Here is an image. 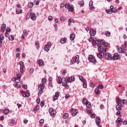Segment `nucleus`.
Segmentation results:
<instances>
[{
  "mask_svg": "<svg viewBox=\"0 0 127 127\" xmlns=\"http://www.w3.org/2000/svg\"><path fill=\"white\" fill-rule=\"evenodd\" d=\"M70 6V5H69V3H66L64 5V7L65 8H69V7Z\"/></svg>",
  "mask_w": 127,
  "mask_h": 127,
  "instance_id": "obj_53",
  "label": "nucleus"
},
{
  "mask_svg": "<svg viewBox=\"0 0 127 127\" xmlns=\"http://www.w3.org/2000/svg\"><path fill=\"white\" fill-rule=\"evenodd\" d=\"M49 112L52 117H55L56 116V111L53 108H50L49 109Z\"/></svg>",
  "mask_w": 127,
  "mask_h": 127,
  "instance_id": "obj_2",
  "label": "nucleus"
},
{
  "mask_svg": "<svg viewBox=\"0 0 127 127\" xmlns=\"http://www.w3.org/2000/svg\"><path fill=\"white\" fill-rule=\"evenodd\" d=\"M30 17H31V15H30V12L29 13H28L27 14V17L26 18V20H28V19H29Z\"/></svg>",
  "mask_w": 127,
  "mask_h": 127,
  "instance_id": "obj_39",
  "label": "nucleus"
},
{
  "mask_svg": "<svg viewBox=\"0 0 127 127\" xmlns=\"http://www.w3.org/2000/svg\"><path fill=\"white\" fill-rule=\"evenodd\" d=\"M118 52L119 53H123V48H118Z\"/></svg>",
  "mask_w": 127,
  "mask_h": 127,
  "instance_id": "obj_47",
  "label": "nucleus"
},
{
  "mask_svg": "<svg viewBox=\"0 0 127 127\" xmlns=\"http://www.w3.org/2000/svg\"><path fill=\"white\" fill-rule=\"evenodd\" d=\"M22 12V9L16 10V13H17V14H19V13H21Z\"/></svg>",
  "mask_w": 127,
  "mask_h": 127,
  "instance_id": "obj_42",
  "label": "nucleus"
},
{
  "mask_svg": "<svg viewBox=\"0 0 127 127\" xmlns=\"http://www.w3.org/2000/svg\"><path fill=\"white\" fill-rule=\"evenodd\" d=\"M97 47H98V52H102V53H103V52H104V51L105 50V49H104V47H103L102 46V45L101 44H98L97 45Z\"/></svg>",
  "mask_w": 127,
  "mask_h": 127,
  "instance_id": "obj_8",
  "label": "nucleus"
},
{
  "mask_svg": "<svg viewBox=\"0 0 127 127\" xmlns=\"http://www.w3.org/2000/svg\"><path fill=\"white\" fill-rule=\"evenodd\" d=\"M117 105H119L120 106H122V100H119V101L117 102Z\"/></svg>",
  "mask_w": 127,
  "mask_h": 127,
  "instance_id": "obj_55",
  "label": "nucleus"
},
{
  "mask_svg": "<svg viewBox=\"0 0 127 127\" xmlns=\"http://www.w3.org/2000/svg\"><path fill=\"white\" fill-rule=\"evenodd\" d=\"M9 40H11V41H13L14 40V37L13 35H10L8 37Z\"/></svg>",
  "mask_w": 127,
  "mask_h": 127,
  "instance_id": "obj_29",
  "label": "nucleus"
},
{
  "mask_svg": "<svg viewBox=\"0 0 127 127\" xmlns=\"http://www.w3.org/2000/svg\"><path fill=\"white\" fill-rule=\"evenodd\" d=\"M105 35L106 36H107V37H110V36H111V32H107L105 33Z\"/></svg>",
  "mask_w": 127,
  "mask_h": 127,
  "instance_id": "obj_44",
  "label": "nucleus"
},
{
  "mask_svg": "<svg viewBox=\"0 0 127 127\" xmlns=\"http://www.w3.org/2000/svg\"><path fill=\"white\" fill-rule=\"evenodd\" d=\"M33 72H34V69L30 68L29 70V73L30 75H32V74H33Z\"/></svg>",
  "mask_w": 127,
  "mask_h": 127,
  "instance_id": "obj_45",
  "label": "nucleus"
},
{
  "mask_svg": "<svg viewBox=\"0 0 127 127\" xmlns=\"http://www.w3.org/2000/svg\"><path fill=\"white\" fill-rule=\"evenodd\" d=\"M69 38H70V40L71 41L73 40V39H75V34H71L70 35Z\"/></svg>",
  "mask_w": 127,
  "mask_h": 127,
  "instance_id": "obj_28",
  "label": "nucleus"
},
{
  "mask_svg": "<svg viewBox=\"0 0 127 127\" xmlns=\"http://www.w3.org/2000/svg\"><path fill=\"white\" fill-rule=\"evenodd\" d=\"M83 83V88H87V81H84L82 82Z\"/></svg>",
  "mask_w": 127,
  "mask_h": 127,
  "instance_id": "obj_30",
  "label": "nucleus"
},
{
  "mask_svg": "<svg viewBox=\"0 0 127 127\" xmlns=\"http://www.w3.org/2000/svg\"><path fill=\"white\" fill-rule=\"evenodd\" d=\"M47 45V46H49V47H50V48L51 47V46H52V44H51V42H49Z\"/></svg>",
  "mask_w": 127,
  "mask_h": 127,
  "instance_id": "obj_54",
  "label": "nucleus"
},
{
  "mask_svg": "<svg viewBox=\"0 0 127 127\" xmlns=\"http://www.w3.org/2000/svg\"><path fill=\"white\" fill-rule=\"evenodd\" d=\"M88 102V100H87L86 99L83 98L82 100L83 104H86Z\"/></svg>",
  "mask_w": 127,
  "mask_h": 127,
  "instance_id": "obj_49",
  "label": "nucleus"
},
{
  "mask_svg": "<svg viewBox=\"0 0 127 127\" xmlns=\"http://www.w3.org/2000/svg\"><path fill=\"white\" fill-rule=\"evenodd\" d=\"M97 88L98 89H104V86L103 85V84H99L97 86Z\"/></svg>",
  "mask_w": 127,
  "mask_h": 127,
  "instance_id": "obj_36",
  "label": "nucleus"
},
{
  "mask_svg": "<svg viewBox=\"0 0 127 127\" xmlns=\"http://www.w3.org/2000/svg\"><path fill=\"white\" fill-rule=\"evenodd\" d=\"M44 49L45 51H46V52H48V51H49V50H50V48L47 47V45H46L44 46Z\"/></svg>",
  "mask_w": 127,
  "mask_h": 127,
  "instance_id": "obj_26",
  "label": "nucleus"
},
{
  "mask_svg": "<svg viewBox=\"0 0 127 127\" xmlns=\"http://www.w3.org/2000/svg\"><path fill=\"white\" fill-rule=\"evenodd\" d=\"M13 86H14V87H15V88H20V87H21V86L18 84L15 83L13 84Z\"/></svg>",
  "mask_w": 127,
  "mask_h": 127,
  "instance_id": "obj_46",
  "label": "nucleus"
},
{
  "mask_svg": "<svg viewBox=\"0 0 127 127\" xmlns=\"http://www.w3.org/2000/svg\"><path fill=\"white\" fill-rule=\"evenodd\" d=\"M95 117H96V114H93L91 116V119H95Z\"/></svg>",
  "mask_w": 127,
  "mask_h": 127,
  "instance_id": "obj_56",
  "label": "nucleus"
},
{
  "mask_svg": "<svg viewBox=\"0 0 127 127\" xmlns=\"http://www.w3.org/2000/svg\"><path fill=\"white\" fill-rule=\"evenodd\" d=\"M44 87H45V85H44V84H42V85L39 84L38 86V89L39 91H43V90H44Z\"/></svg>",
  "mask_w": 127,
  "mask_h": 127,
  "instance_id": "obj_15",
  "label": "nucleus"
},
{
  "mask_svg": "<svg viewBox=\"0 0 127 127\" xmlns=\"http://www.w3.org/2000/svg\"><path fill=\"white\" fill-rule=\"evenodd\" d=\"M86 107H87V108H91V107H92V105L91 104V103L88 102L86 103Z\"/></svg>",
  "mask_w": 127,
  "mask_h": 127,
  "instance_id": "obj_43",
  "label": "nucleus"
},
{
  "mask_svg": "<svg viewBox=\"0 0 127 127\" xmlns=\"http://www.w3.org/2000/svg\"><path fill=\"white\" fill-rule=\"evenodd\" d=\"M121 47H122V48H125V47H127V42H124V44L122 45Z\"/></svg>",
  "mask_w": 127,
  "mask_h": 127,
  "instance_id": "obj_48",
  "label": "nucleus"
},
{
  "mask_svg": "<svg viewBox=\"0 0 127 127\" xmlns=\"http://www.w3.org/2000/svg\"><path fill=\"white\" fill-rule=\"evenodd\" d=\"M74 19H69L68 20V25H71V23L72 22V21H73Z\"/></svg>",
  "mask_w": 127,
  "mask_h": 127,
  "instance_id": "obj_41",
  "label": "nucleus"
},
{
  "mask_svg": "<svg viewBox=\"0 0 127 127\" xmlns=\"http://www.w3.org/2000/svg\"><path fill=\"white\" fill-rule=\"evenodd\" d=\"M37 63L39 64L40 66H42L44 63L43 62V60L40 59L37 60Z\"/></svg>",
  "mask_w": 127,
  "mask_h": 127,
  "instance_id": "obj_18",
  "label": "nucleus"
},
{
  "mask_svg": "<svg viewBox=\"0 0 127 127\" xmlns=\"http://www.w3.org/2000/svg\"><path fill=\"white\" fill-rule=\"evenodd\" d=\"M74 81H75V77L73 76H72L70 77L69 81L70 83H72V82H74Z\"/></svg>",
  "mask_w": 127,
  "mask_h": 127,
  "instance_id": "obj_32",
  "label": "nucleus"
},
{
  "mask_svg": "<svg viewBox=\"0 0 127 127\" xmlns=\"http://www.w3.org/2000/svg\"><path fill=\"white\" fill-rule=\"evenodd\" d=\"M22 96L26 98H28V97H30V94L27 92H25Z\"/></svg>",
  "mask_w": 127,
  "mask_h": 127,
  "instance_id": "obj_24",
  "label": "nucleus"
},
{
  "mask_svg": "<svg viewBox=\"0 0 127 127\" xmlns=\"http://www.w3.org/2000/svg\"><path fill=\"white\" fill-rule=\"evenodd\" d=\"M107 52V50H106V49H105V50L104 51V52L103 53H98L97 54V57L98 58L101 59V58H103V56H104V55L105 54V53H106Z\"/></svg>",
  "mask_w": 127,
  "mask_h": 127,
  "instance_id": "obj_10",
  "label": "nucleus"
},
{
  "mask_svg": "<svg viewBox=\"0 0 127 127\" xmlns=\"http://www.w3.org/2000/svg\"><path fill=\"white\" fill-rule=\"evenodd\" d=\"M60 95V92H59V91H57L55 93V95L54 96V97L53 99V102H54V101H56V100L58 99Z\"/></svg>",
  "mask_w": 127,
  "mask_h": 127,
  "instance_id": "obj_7",
  "label": "nucleus"
},
{
  "mask_svg": "<svg viewBox=\"0 0 127 127\" xmlns=\"http://www.w3.org/2000/svg\"><path fill=\"white\" fill-rule=\"evenodd\" d=\"M122 103H123V104H124V105H125V104H127V101L125 99H123L122 100Z\"/></svg>",
  "mask_w": 127,
  "mask_h": 127,
  "instance_id": "obj_60",
  "label": "nucleus"
},
{
  "mask_svg": "<svg viewBox=\"0 0 127 127\" xmlns=\"http://www.w3.org/2000/svg\"><path fill=\"white\" fill-rule=\"evenodd\" d=\"M121 57L119 56V54L118 53H115L113 56H112V60H118L120 59Z\"/></svg>",
  "mask_w": 127,
  "mask_h": 127,
  "instance_id": "obj_6",
  "label": "nucleus"
},
{
  "mask_svg": "<svg viewBox=\"0 0 127 127\" xmlns=\"http://www.w3.org/2000/svg\"><path fill=\"white\" fill-rule=\"evenodd\" d=\"M69 117V114L68 113H64L63 116L64 119H67V118Z\"/></svg>",
  "mask_w": 127,
  "mask_h": 127,
  "instance_id": "obj_33",
  "label": "nucleus"
},
{
  "mask_svg": "<svg viewBox=\"0 0 127 127\" xmlns=\"http://www.w3.org/2000/svg\"><path fill=\"white\" fill-rule=\"evenodd\" d=\"M89 34L91 36H94V35H96V31H93V29H90Z\"/></svg>",
  "mask_w": 127,
  "mask_h": 127,
  "instance_id": "obj_19",
  "label": "nucleus"
},
{
  "mask_svg": "<svg viewBox=\"0 0 127 127\" xmlns=\"http://www.w3.org/2000/svg\"><path fill=\"white\" fill-rule=\"evenodd\" d=\"M5 28H6V25L5 24H2L1 26V32H4Z\"/></svg>",
  "mask_w": 127,
  "mask_h": 127,
  "instance_id": "obj_17",
  "label": "nucleus"
},
{
  "mask_svg": "<svg viewBox=\"0 0 127 127\" xmlns=\"http://www.w3.org/2000/svg\"><path fill=\"white\" fill-rule=\"evenodd\" d=\"M40 124H43L44 123V120L43 119H42L39 121Z\"/></svg>",
  "mask_w": 127,
  "mask_h": 127,
  "instance_id": "obj_58",
  "label": "nucleus"
},
{
  "mask_svg": "<svg viewBox=\"0 0 127 127\" xmlns=\"http://www.w3.org/2000/svg\"><path fill=\"white\" fill-rule=\"evenodd\" d=\"M48 19H49V20H50V21H52V20H53V18H52V17L51 16H49V17H48Z\"/></svg>",
  "mask_w": 127,
  "mask_h": 127,
  "instance_id": "obj_63",
  "label": "nucleus"
},
{
  "mask_svg": "<svg viewBox=\"0 0 127 127\" xmlns=\"http://www.w3.org/2000/svg\"><path fill=\"white\" fill-rule=\"evenodd\" d=\"M30 15L31 19H32V20H36V15H35V13L30 12Z\"/></svg>",
  "mask_w": 127,
  "mask_h": 127,
  "instance_id": "obj_14",
  "label": "nucleus"
},
{
  "mask_svg": "<svg viewBox=\"0 0 127 127\" xmlns=\"http://www.w3.org/2000/svg\"><path fill=\"white\" fill-rule=\"evenodd\" d=\"M75 58H76L75 60V63H77V64H79L80 63V62L79 61V55H77L75 56Z\"/></svg>",
  "mask_w": 127,
  "mask_h": 127,
  "instance_id": "obj_21",
  "label": "nucleus"
},
{
  "mask_svg": "<svg viewBox=\"0 0 127 127\" xmlns=\"http://www.w3.org/2000/svg\"><path fill=\"white\" fill-rule=\"evenodd\" d=\"M62 86L64 87L65 89H69V85H68V84L65 82L63 83Z\"/></svg>",
  "mask_w": 127,
  "mask_h": 127,
  "instance_id": "obj_22",
  "label": "nucleus"
},
{
  "mask_svg": "<svg viewBox=\"0 0 127 127\" xmlns=\"http://www.w3.org/2000/svg\"><path fill=\"white\" fill-rule=\"evenodd\" d=\"M19 64H20V73L21 74H22L23 73V69L24 68V63L22 62V61H20L19 62Z\"/></svg>",
  "mask_w": 127,
  "mask_h": 127,
  "instance_id": "obj_4",
  "label": "nucleus"
},
{
  "mask_svg": "<svg viewBox=\"0 0 127 127\" xmlns=\"http://www.w3.org/2000/svg\"><path fill=\"white\" fill-rule=\"evenodd\" d=\"M117 123H122L123 121H122V119L120 118H118L117 120Z\"/></svg>",
  "mask_w": 127,
  "mask_h": 127,
  "instance_id": "obj_52",
  "label": "nucleus"
},
{
  "mask_svg": "<svg viewBox=\"0 0 127 127\" xmlns=\"http://www.w3.org/2000/svg\"><path fill=\"white\" fill-rule=\"evenodd\" d=\"M92 44L93 46H97V45H98V44H100L99 43H100V42H101V41H98L97 40H93L92 41Z\"/></svg>",
  "mask_w": 127,
  "mask_h": 127,
  "instance_id": "obj_16",
  "label": "nucleus"
},
{
  "mask_svg": "<svg viewBox=\"0 0 127 127\" xmlns=\"http://www.w3.org/2000/svg\"><path fill=\"white\" fill-rule=\"evenodd\" d=\"M117 111H121L122 109V105H117L116 107Z\"/></svg>",
  "mask_w": 127,
  "mask_h": 127,
  "instance_id": "obj_23",
  "label": "nucleus"
},
{
  "mask_svg": "<svg viewBox=\"0 0 127 127\" xmlns=\"http://www.w3.org/2000/svg\"><path fill=\"white\" fill-rule=\"evenodd\" d=\"M42 83H46V79L45 78H43L42 79Z\"/></svg>",
  "mask_w": 127,
  "mask_h": 127,
  "instance_id": "obj_64",
  "label": "nucleus"
},
{
  "mask_svg": "<svg viewBox=\"0 0 127 127\" xmlns=\"http://www.w3.org/2000/svg\"><path fill=\"white\" fill-rule=\"evenodd\" d=\"M65 82V78H61V77H59L58 78V83L59 84H63Z\"/></svg>",
  "mask_w": 127,
  "mask_h": 127,
  "instance_id": "obj_13",
  "label": "nucleus"
},
{
  "mask_svg": "<svg viewBox=\"0 0 127 127\" xmlns=\"http://www.w3.org/2000/svg\"><path fill=\"white\" fill-rule=\"evenodd\" d=\"M73 9H74L73 8V6H69V7L68 8V11H71V12L73 11Z\"/></svg>",
  "mask_w": 127,
  "mask_h": 127,
  "instance_id": "obj_37",
  "label": "nucleus"
},
{
  "mask_svg": "<svg viewBox=\"0 0 127 127\" xmlns=\"http://www.w3.org/2000/svg\"><path fill=\"white\" fill-rule=\"evenodd\" d=\"M4 39V36H3V34H1L0 35V40H3Z\"/></svg>",
  "mask_w": 127,
  "mask_h": 127,
  "instance_id": "obj_51",
  "label": "nucleus"
},
{
  "mask_svg": "<svg viewBox=\"0 0 127 127\" xmlns=\"http://www.w3.org/2000/svg\"><path fill=\"white\" fill-rule=\"evenodd\" d=\"M88 60L91 63H93V64H97V60L95 59V57L92 55H89Z\"/></svg>",
  "mask_w": 127,
  "mask_h": 127,
  "instance_id": "obj_1",
  "label": "nucleus"
},
{
  "mask_svg": "<svg viewBox=\"0 0 127 127\" xmlns=\"http://www.w3.org/2000/svg\"><path fill=\"white\" fill-rule=\"evenodd\" d=\"M14 123H15V121L14 120H11L10 123H9V126H10L11 127L13 126V125H14Z\"/></svg>",
  "mask_w": 127,
  "mask_h": 127,
  "instance_id": "obj_25",
  "label": "nucleus"
},
{
  "mask_svg": "<svg viewBox=\"0 0 127 127\" xmlns=\"http://www.w3.org/2000/svg\"><path fill=\"white\" fill-rule=\"evenodd\" d=\"M109 10L110 12L109 13L110 14H112V12H114V13L118 12V9L114 8L113 5L110 6V8L109 9Z\"/></svg>",
  "mask_w": 127,
  "mask_h": 127,
  "instance_id": "obj_3",
  "label": "nucleus"
},
{
  "mask_svg": "<svg viewBox=\"0 0 127 127\" xmlns=\"http://www.w3.org/2000/svg\"><path fill=\"white\" fill-rule=\"evenodd\" d=\"M67 40V38L64 37V38H63L61 40V43L62 44H64V43H66Z\"/></svg>",
  "mask_w": 127,
  "mask_h": 127,
  "instance_id": "obj_20",
  "label": "nucleus"
},
{
  "mask_svg": "<svg viewBox=\"0 0 127 127\" xmlns=\"http://www.w3.org/2000/svg\"><path fill=\"white\" fill-rule=\"evenodd\" d=\"M3 113L4 114H8L9 113V110H8V109H5L3 110Z\"/></svg>",
  "mask_w": 127,
  "mask_h": 127,
  "instance_id": "obj_34",
  "label": "nucleus"
},
{
  "mask_svg": "<svg viewBox=\"0 0 127 127\" xmlns=\"http://www.w3.org/2000/svg\"><path fill=\"white\" fill-rule=\"evenodd\" d=\"M5 31L6 32H10V28H7L5 30Z\"/></svg>",
  "mask_w": 127,
  "mask_h": 127,
  "instance_id": "obj_59",
  "label": "nucleus"
},
{
  "mask_svg": "<svg viewBox=\"0 0 127 127\" xmlns=\"http://www.w3.org/2000/svg\"><path fill=\"white\" fill-rule=\"evenodd\" d=\"M40 105H41V107H43L44 106V102L41 101Z\"/></svg>",
  "mask_w": 127,
  "mask_h": 127,
  "instance_id": "obj_61",
  "label": "nucleus"
},
{
  "mask_svg": "<svg viewBox=\"0 0 127 127\" xmlns=\"http://www.w3.org/2000/svg\"><path fill=\"white\" fill-rule=\"evenodd\" d=\"M100 44L101 45H104V46H106V47H109L110 45H109V43L107 42H106L105 40H101L100 41Z\"/></svg>",
  "mask_w": 127,
  "mask_h": 127,
  "instance_id": "obj_12",
  "label": "nucleus"
},
{
  "mask_svg": "<svg viewBox=\"0 0 127 127\" xmlns=\"http://www.w3.org/2000/svg\"><path fill=\"white\" fill-rule=\"evenodd\" d=\"M23 33L24 35H27V34H28V33H27V30H24L23 31Z\"/></svg>",
  "mask_w": 127,
  "mask_h": 127,
  "instance_id": "obj_50",
  "label": "nucleus"
},
{
  "mask_svg": "<svg viewBox=\"0 0 127 127\" xmlns=\"http://www.w3.org/2000/svg\"><path fill=\"white\" fill-rule=\"evenodd\" d=\"M28 7H29L30 8H31V7H32L33 6V2H29L28 4Z\"/></svg>",
  "mask_w": 127,
  "mask_h": 127,
  "instance_id": "obj_38",
  "label": "nucleus"
},
{
  "mask_svg": "<svg viewBox=\"0 0 127 127\" xmlns=\"http://www.w3.org/2000/svg\"><path fill=\"white\" fill-rule=\"evenodd\" d=\"M78 4H79V5H80V6H84V0H81V1H79L78 2Z\"/></svg>",
  "mask_w": 127,
  "mask_h": 127,
  "instance_id": "obj_27",
  "label": "nucleus"
},
{
  "mask_svg": "<svg viewBox=\"0 0 127 127\" xmlns=\"http://www.w3.org/2000/svg\"><path fill=\"white\" fill-rule=\"evenodd\" d=\"M94 92H95V94H97V95H99V94H100V93H101V91H100V90L98 88L95 89L94 90Z\"/></svg>",
  "mask_w": 127,
  "mask_h": 127,
  "instance_id": "obj_31",
  "label": "nucleus"
},
{
  "mask_svg": "<svg viewBox=\"0 0 127 127\" xmlns=\"http://www.w3.org/2000/svg\"><path fill=\"white\" fill-rule=\"evenodd\" d=\"M70 81V77H66L65 78H64V82H65V83H68Z\"/></svg>",
  "mask_w": 127,
  "mask_h": 127,
  "instance_id": "obj_35",
  "label": "nucleus"
},
{
  "mask_svg": "<svg viewBox=\"0 0 127 127\" xmlns=\"http://www.w3.org/2000/svg\"><path fill=\"white\" fill-rule=\"evenodd\" d=\"M104 56L106 59H108V60H113V56L112 55L109 53H106V54L104 55Z\"/></svg>",
  "mask_w": 127,
  "mask_h": 127,
  "instance_id": "obj_5",
  "label": "nucleus"
},
{
  "mask_svg": "<svg viewBox=\"0 0 127 127\" xmlns=\"http://www.w3.org/2000/svg\"><path fill=\"white\" fill-rule=\"evenodd\" d=\"M16 75L18 78H21V74L19 72H18Z\"/></svg>",
  "mask_w": 127,
  "mask_h": 127,
  "instance_id": "obj_57",
  "label": "nucleus"
},
{
  "mask_svg": "<svg viewBox=\"0 0 127 127\" xmlns=\"http://www.w3.org/2000/svg\"><path fill=\"white\" fill-rule=\"evenodd\" d=\"M36 102H37V104H39V103H40V99L39 98L37 99Z\"/></svg>",
  "mask_w": 127,
  "mask_h": 127,
  "instance_id": "obj_62",
  "label": "nucleus"
},
{
  "mask_svg": "<svg viewBox=\"0 0 127 127\" xmlns=\"http://www.w3.org/2000/svg\"><path fill=\"white\" fill-rule=\"evenodd\" d=\"M96 124L97 126L99 127H102V126L100 125V124H101V119L100 117H97L96 118Z\"/></svg>",
  "mask_w": 127,
  "mask_h": 127,
  "instance_id": "obj_9",
  "label": "nucleus"
},
{
  "mask_svg": "<svg viewBox=\"0 0 127 127\" xmlns=\"http://www.w3.org/2000/svg\"><path fill=\"white\" fill-rule=\"evenodd\" d=\"M79 79L80 81H81V82H84L85 81H86V80H84V78H83V77L81 75H80L79 76Z\"/></svg>",
  "mask_w": 127,
  "mask_h": 127,
  "instance_id": "obj_40",
  "label": "nucleus"
},
{
  "mask_svg": "<svg viewBox=\"0 0 127 127\" xmlns=\"http://www.w3.org/2000/svg\"><path fill=\"white\" fill-rule=\"evenodd\" d=\"M89 8L91 10H94L95 9V6H94V5L93 4V1H90L89 3Z\"/></svg>",
  "mask_w": 127,
  "mask_h": 127,
  "instance_id": "obj_11",
  "label": "nucleus"
}]
</instances>
